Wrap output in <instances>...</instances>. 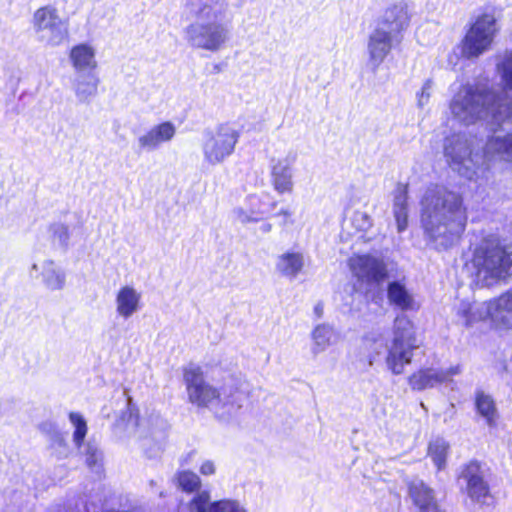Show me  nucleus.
Wrapping results in <instances>:
<instances>
[{"label":"nucleus","instance_id":"nucleus-1","mask_svg":"<svg viewBox=\"0 0 512 512\" xmlns=\"http://www.w3.org/2000/svg\"><path fill=\"white\" fill-rule=\"evenodd\" d=\"M421 227L433 248L454 246L465 231L467 210L462 196L444 186H429L421 199Z\"/></svg>","mask_w":512,"mask_h":512},{"label":"nucleus","instance_id":"nucleus-2","mask_svg":"<svg viewBox=\"0 0 512 512\" xmlns=\"http://www.w3.org/2000/svg\"><path fill=\"white\" fill-rule=\"evenodd\" d=\"M450 109L465 125L478 120L512 123V97L494 89L488 80L464 85L452 99Z\"/></svg>","mask_w":512,"mask_h":512},{"label":"nucleus","instance_id":"nucleus-3","mask_svg":"<svg viewBox=\"0 0 512 512\" xmlns=\"http://www.w3.org/2000/svg\"><path fill=\"white\" fill-rule=\"evenodd\" d=\"M189 400L199 407H210L215 415L223 420L235 416L245 400L244 394L232 387L221 391L206 383L202 369L191 365L184 371Z\"/></svg>","mask_w":512,"mask_h":512},{"label":"nucleus","instance_id":"nucleus-4","mask_svg":"<svg viewBox=\"0 0 512 512\" xmlns=\"http://www.w3.org/2000/svg\"><path fill=\"white\" fill-rule=\"evenodd\" d=\"M368 366L371 367L383 350L387 352L385 361L387 368L395 375L404 372L406 365L410 364L413 351L418 348L416 343L414 326L411 320L404 314L398 315L394 320L393 339L391 344H384L382 339L364 341Z\"/></svg>","mask_w":512,"mask_h":512},{"label":"nucleus","instance_id":"nucleus-5","mask_svg":"<svg viewBox=\"0 0 512 512\" xmlns=\"http://www.w3.org/2000/svg\"><path fill=\"white\" fill-rule=\"evenodd\" d=\"M410 21L408 6L399 2L387 8L377 27L370 33L367 43L368 65L376 73L393 47L402 40V31Z\"/></svg>","mask_w":512,"mask_h":512},{"label":"nucleus","instance_id":"nucleus-6","mask_svg":"<svg viewBox=\"0 0 512 512\" xmlns=\"http://www.w3.org/2000/svg\"><path fill=\"white\" fill-rule=\"evenodd\" d=\"M471 264V285L477 288L491 287L510 274L512 245L486 239L475 249Z\"/></svg>","mask_w":512,"mask_h":512},{"label":"nucleus","instance_id":"nucleus-7","mask_svg":"<svg viewBox=\"0 0 512 512\" xmlns=\"http://www.w3.org/2000/svg\"><path fill=\"white\" fill-rule=\"evenodd\" d=\"M476 140L465 133H454L443 141V155L448 166L461 177L476 180L484 165V155Z\"/></svg>","mask_w":512,"mask_h":512},{"label":"nucleus","instance_id":"nucleus-8","mask_svg":"<svg viewBox=\"0 0 512 512\" xmlns=\"http://www.w3.org/2000/svg\"><path fill=\"white\" fill-rule=\"evenodd\" d=\"M239 136V132L228 124L204 130L201 143L204 163L209 166L223 163L233 154Z\"/></svg>","mask_w":512,"mask_h":512},{"label":"nucleus","instance_id":"nucleus-9","mask_svg":"<svg viewBox=\"0 0 512 512\" xmlns=\"http://www.w3.org/2000/svg\"><path fill=\"white\" fill-rule=\"evenodd\" d=\"M497 33L496 19L491 14L479 16L461 42V54L467 59L478 58L488 51Z\"/></svg>","mask_w":512,"mask_h":512},{"label":"nucleus","instance_id":"nucleus-10","mask_svg":"<svg viewBox=\"0 0 512 512\" xmlns=\"http://www.w3.org/2000/svg\"><path fill=\"white\" fill-rule=\"evenodd\" d=\"M228 38V28L217 21H196L185 29V39L190 46L211 52L220 50Z\"/></svg>","mask_w":512,"mask_h":512},{"label":"nucleus","instance_id":"nucleus-11","mask_svg":"<svg viewBox=\"0 0 512 512\" xmlns=\"http://www.w3.org/2000/svg\"><path fill=\"white\" fill-rule=\"evenodd\" d=\"M33 27L38 38L50 46L60 45L68 36L67 24L51 6L41 7L35 11Z\"/></svg>","mask_w":512,"mask_h":512},{"label":"nucleus","instance_id":"nucleus-12","mask_svg":"<svg viewBox=\"0 0 512 512\" xmlns=\"http://www.w3.org/2000/svg\"><path fill=\"white\" fill-rule=\"evenodd\" d=\"M457 483L473 502L486 504L492 498L484 470L478 461H470L461 468Z\"/></svg>","mask_w":512,"mask_h":512},{"label":"nucleus","instance_id":"nucleus-13","mask_svg":"<svg viewBox=\"0 0 512 512\" xmlns=\"http://www.w3.org/2000/svg\"><path fill=\"white\" fill-rule=\"evenodd\" d=\"M156 420L164 423L165 438L168 437V423L158 413H151L147 417H139L137 409L131 405V399H128L127 410L122 413L116 423V428H124L129 435L137 437H155Z\"/></svg>","mask_w":512,"mask_h":512},{"label":"nucleus","instance_id":"nucleus-14","mask_svg":"<svg viewBox=\"0 0 512 512\" xmlns=\"http://www.w3.org/2000/svg\"><path fill=\"white\" fill-rule=\"evenodd\" d=\"M349 266L359 281L370 285H379L388 278V269L384 259L375 255L353 256L349 260Z\"/></svg>","mask_w":512,"mask_h":512},{"label":"nucleus","instance_id":"nucleus-15","mask_svg":"<svg viewBox=\"0 0 512 512\" xmlns=\"http://www.w3.org/2000/svg\"><path fill=\"white\" fill-rule=\"evenodd\" d=\"M176 127L172 122L166 121L150 127L137 138V153L152 152L157 150L163 143L173 139Z\"/></svg>","mask_w":512,"mask_h":512},{"label":"nucleus","instance_id":"nucleus-16","mask_svg":"<svg viewBox=\"0 0 512 512\" xmlns=\"http://www.w3.org/2000/svg\"><path fill=\"white\" fill-rule=\"evenodd\" d=\"M297 154L289 152L284 158L272 160L271 182L274 189L280 193H290L293 190V165Z\"/></svg>","mask_w":512,"mask_h":512},{"label":"nucleus","instance_id":"nucleus-17","mask_svg":"<svg viewBox=\"0 0 512 512\" xmlns=\"http://www.w3.org/2000/svg\"><path fill=\"white\" fill-rule=\"evenodd\" d=\"M485 319H490L496 326L512 327V293L507 292L489 302H483V311Z\"/></svg>","mask_w":512,"mask_h":512},{"label":"nucleus","instance_id":"nucleus-18","mask_svg":"<svg viewBox=\"0 0 512 512\" xmlns=\"http://www.w3.org/2000/svg\"><path fill=\"white\" fill-rule=\"evenodd\" d=\"M459 372L458 366L448 369H421L409 377V384L412 389L421 391L449 381L452 376Z\"/></svg>","mask_w":512,"mask_h":512},{"label":"nucleus","instance_id":"nucleus-19","mask_svg":"<svg viewBox=\"0 0 512 512\" xmlns=\"http://www.w3.org/2000/svg\"><path fill=\"white\" fill-rule=\"evenodd\" d=\"M190 512H246L241 504L232 499L210 502V493L200 491L189 503Z\"/></svg>","mask_w":512,"mask_h":512},{"label":"nucleus","instance_id":"nucleus-20","mask_svg":"<svg viewBox=\"0 0 512 512\" xmlns=\"http://www.w3.org/2000/svg\"><path fill=\"white\" fill-rule=\"evenodd\" d=\"M141 294L132 286L126 285L116 294V311L124 319L130 318L140 309Z\"/></svg>","mask_w":512,"mask_h":512},{"label":"nucleus","instance_id":"nucleus-21","mask_svg":"<svg viewBox=\"0 0 512 512\" xmlns=\"http://www.w3.org/2000/svg\"><path fill=\"white\" fill-rule=\"evenodd\" d=\"M482 154L484 159L498 157L501 160L512 161V132L489 137Z\"/></svg>","mask_w":512,"mask_h":512},{"label":"nucleus","instance_id":"nucleus-22","mask_svg":"<svg viewBox=\"0 0 512 512\" xmlns=\"http://www.w3.org/2000/svg\"><path fill=\"white\" fill-rule=\"evenodd\" d=\"M409 494L414 504L422 512H435L438 509L434 493L422 480L414 479L409 484Z\"/></svg>","mask_w":512,"mask_h":512},{"label":"nucleus","instance_id":"nucleus-23","mask_svg":"<svg viewBox=\"0 0 512 512\" xmlns=\"http://www.w3.org/2000/svg\"><path fill=\"white\" fill-rule=\"evenodd\" d=\"M304 268V255L300 252L288 251L276 258L275 270L281 276L294 280Z\"/></svg>","mask_w":512,"mask_h":512},{"label":"nucleus","instance_id":"nucleus-24","mask_svg":"<svg viewBox=\"0 0 512 512\" xmlns=\"http://www.w3.org/2000/svg\"><path fill=\"white\" fill-rule=\"evenodd\" d=\"M387 298L391 305L402 311L414 310L416 308L413 294L401 280H393L388 283Z\"/></svg>","mask_w":512,"mask_h":512},{"label":"nucleus","instance_id":"nucleus-25","mask_svg":"<svg viewBox=\"0 0 512 512\" xmlns=\"http://www.w3.org/2000/svg\"><path fill=\"white\" fill-rule=\"evenodd\" d=\"M408 186L398 183L393 192V215L399 233L408 226Z\"/></svg>","mask_w":512,"mask_h":512},{"label":"nucleus","instance_id":"nucleus-26","mask_svg":"<svg viewBox=\"0 0 512 512\" xmlns=\"http://www.w3.org/2000/svg\"><path fill=\"white\" fill-rule=\"evenodd\" d=\"M99 78L93 71L78 73L73 88L79 102L87 103L97 94Z\"/></svg>","mask_w":512,"mask_h":512},{"label":"nucleus","instance_id":"nucleus-27","mask_svg":"<svg viewBox=\"0 0 512 512\" xmlns=\"http://www.w3.org/2000/svg\"><path fill=\"white\" fill-rule=\"evenodd\" d=\"M40 276L44 286L51 290H62L66 284V274L64 270L59 267L52 260H45L40 266Z\"/></svg>","mask_w":512,"mask_h":512},{"label":"nucleus","instance_id":"nucleus-28","mask_svg":"<svg viewBox=\"0 0 512 512\" xmlns=\"http://www.w3.org/2000/svg\"><path fill=\"white\" fill-rule=\"evenodd\" d=\"M156 426L155 437H137L141 449L150 459L157 458L162 454L167 440L164 433V423L161 420H156Z\"/></svg>","mask_w":512,"mask_h":512},{"label":"nucleus","instance_id":"nucleus-29","mask_svg":"<svg viewBox=\"0 0 512 512\" xmlns=\"http://www.w3.org/2000/svg\"><path fill=\"white\" fill-rule=\"evenodd\" d=\"M70 58L78 73H87L96 68L95 52L86 44L75 46L71 50Z\"/></svg>","mask_w":512,"mask_h":512},{"label":"nucleus","instance_id":"nucleus-30","mask_svg":"<svg viewBox=\"0 0 512 512\" xmlns=\"http://www.w3.org/2000/svg\"><path fill=\"white\" fill-rule=\"evenodd\" d=\"M483 303L470 304L469 302L462 301L456 308L457 323L465 327L472 326L475 322L484 320Z\"/></svg>","mask_w":512,"mask_h":512},{"label":"nucleus","instance_id":"nucleus-31","mask_svg":"<svg viewBox=\"0 0 512 512\" xmlns=\"http://www.w3.org/2000/svg\"><path fill=\"white\" fill-rule=\"evenodd\" d=\"M475 406L477 412L485 419L487 425L494 427L498 418V412L493 398L483 391H477Z\"/></svg>","mask_w":512,"mask_h":512},{"label":"nucleus","instance_id":"nucleus-32","mask_svg":"<svg viewBox=\"0 0 512 512\" xmlns=\"http://www.w3.org/2000/svg\"><path fill=\"white\" fill-rule=\"evenodd\" d=\"M215 4L214 0H187L186 8L198 21H204L218 17Z\"/></svg>","mask_w":512,"mask_h":512},{"label":"nucleus","instance_id":"nucleus-33","mask_svg":"<svg viewBox=\"0 0 512 512\" xmlns=\"http://www.w3.org/2000/svg\"><path fill=\"white\" fill-rule=\"evenodd\" d=\"M311 336L313 340L311 351L313 355L316 356L325 351L332 344L335 333L330 325L319 324L314 328Z\"/></svg>","mask_w":512,"mask_h":512},{"label":"nucleus","instance_id":"nucleus-34","mask_svg":"<svg viewBox=\"0 0 512 512\" xmlns=\"http://www.w3.org/2000/svg\"><path fill=\"white\" fill-rule=\"evenodd\" d=\"M173 480L177 487L186 493L196 492L201 487L200 477L190 470L177 471Z\"/></svg>","mask_w":512,"mask_h":512},{"label":"nucleus","instance_id":"nucleus-35","mask_svg":"<svg viewBox=\"0 0 512 512\" xmlns=\"http://www.w3.org/2000/svg\"><path fill=\"white\" fill-rule=\"evenodd\" d=\"M448 450L449 444L443 438H436L430 442L428 455L431 457L438 470L445 467Z\"/></svg>","mask_w":512,"mask_h":512},{"label":"nucleus","instance_id":"nucleus-36","mask_svg":"<svg viewBox=\"0 0 512 512\" xmlns=\"http://www.w3.org/2000/svg\"><path fill=\"white\" fill-rule=\"evenodd\" d=\"M85 462L88 468L98 476L103 472V455L94 442H87L84 449Z\"/></svg>","mask_w":512,"mask_h":512},{"label":"nucleus","instance_id":"nucleus-37","mask_svg":"<svg viewBox=\"0 0 512 512\" xmlns=\"http://www.w3.org/2000/svg\"><path fill=\"white\" fill-rule=\"evenodd\" d=\"M69 420L74 426L73 442L80 449L87 434V423L84 417L78 412H71Z\"/></svg>","mask_w":512,"mask_h":512},{"label":"nucleus","instance_id":"nucleus-38","mask_svg":"<svg viewBox=\"0 0 512 512\" xmlns=\"http://www.w3.org/2000/svg\"><path fill=\"white\" fill-rule=\"evenodd\" d=\"M497 69L501 74L505 88L512 91V49L504 53L502 60L497 63Z\"/></svg>","mask_w":512,"mask_h":512},{"label":"nucleus","instance_id":"nucleus-39","mask_svg":"<svg viewBox=\"0 0 512 512\" xmlns=\"http://www.w3.org/2000/svg\"><path fill=\"white\" fill-rule=\"evenodd\" d=\"M49 448L52 450V455L57 459H65L70 454V448L61 432L54 434L53 438L49 440Z\"/></svg>","mask_w":512,"mask_h":512},{"label":"nucleus","instance_id":"nucleus-40","mask_svg":"<svg viewBox=\"0 0 512 512\" xmlns=\"http://www.w3.org/2000/svg\"><path fill=\"white\" fill-rule=\"evenodd\" d=\"M51 231L55 239L58 240L60 245L67 246L69 240V229L62 223H56L51 226Z\"/></svg>","mask_w":512,"mask_h":512},{"label":"nucleus","instance_id":"nucleus-41","mask_svg":"<svg viewBox=\"0 0 512 512\" xmlns=\"http://www.w3.org/2000/svg\"><path fill=\"white\" fill-rule=\"evenodd\" d=\"M433 86V82L428 79L425 81L421 92L418 94V105L419 107H423L425 104L428 103L430 95H431V89Z\"/></svg>","mask_w":512,"mask_h":512},{"label":"nucleus","instance_id":"nucleus-42","mask_svg":"<svg viewBox=\"0 0 512 512\" xmlns=\"http://www.w3.org/2000/svg\"><path fill=\"white\" fill-rule=\"evenodd\" d=\"M353 220L358 223L357 225L360 230H367L372 224L370 217L363 212H356Z\"/></svg>","mask_w":512,"mask_h":512},{"label":"nucleus","instance_id":"nucleus-43","mask_svg":"<svg viewBox=\"0 0 512 512\" xmlns=\"http://www.w3.org/2000/svg\"><path fill=\"white\" fill-rule=\"evenodd\" d=\"M39 430L48 437V440H51L54 434L60 433L56 425L49 421L41 423L39 425Z\"/></svg>","mask_w":512,"mask_h":512},{"label":"nucleus","instance_id":"nucleus-44","mask_svg":"<svg viewBox=\"0 0 512 512\" xmlns=\"http://www.w3.org/2000/svg\"><path fill=\"white\" fill-rule=\"evenodd\" d=\"M215 470V465L211 460L204 461L200 467V473L205 476L213 475Z\"/></svg>","mask_w":512,"mask_h":512},{"label":"nucleus","instance_id":"nucleus-45","mask_svg":"<svg viewBox=\"0 0 512 512\" xmlns=\"http://www.w3.org/2000/svg\"><path fill=\"white\" fill-rule=\"evenodd\" d=\"M236 214H237L238 221L242 224L257 221V218L252 217L251 215H249L247 212H245L242 209H238L236 211Z\"/></svg>","mask_w":512,"mask_h":512},{"label":"nucleus","instance_id":"nucleus-46","mask_svg":"<svg viewBox=\"0 0 512 512\" xmlns=\"http://www.w3.org/2000/svg\"><path fill=\"white\" fill-rule=\"evenodd\" d=\"M81 505L82 508L78 504H76L74 512H90V507L88 506L85 500L81 499Z\"/></svg>","mask_w":512,"mask_h":512},{"label":"nucleus","instance_id":"nucleus-47","mask_svg":"<svg viewBox=\"0 0 512 512\" xmlns=\"http://www.w3.org/2000/svg\"><path fill=\"white\" fill-rule=\"evenodd\" d=\"M272 230V225L270 223H262L259 228H258V231L261 233V234H268L270 231Z\"/></svg>","mask_w":512,"mask_h":512},{"label":"nucleus","instance_id":"nucleus-48","mask_svg":"<svg viewBox=\"0 0 512 512\" xmlns=\"http://www.w3.org/2000/svg\"><path fill=\"white\" fill-rule=\"evenodd\" d=\"M323 310L324 308L322 303H318L314 307V313L318 318H321L323 316Z\"/></svg>","mask_w":512,"mask_h":512},{"label":"nucleus","instance_id":"nucleus-49","mask_svg":"<svg viewBox=\"0 0 512 512\" xmlns=\"http://www.w3.org/2000/svg\"><path fill=\"white\" fill-rule=\"evenodd\" d=\"M31 270L38 271L39 270V266L37 264H33L32 267H31Z\"/></svg>","mask_w":512,"mask_h":512},{"label":"nucleus","instance_id":"nucleus-50","mask_svg":"<svg viewBox=\"0 0 512 512\" xmlns=\"http://www.w3.org/2000/svg\"><path fill=\"white\" fill-rule=\"evenodd\" d=\"M150 484H151L152 486H155L154 481H150Z\"/></svg>","mask_w":512,"mask_h":512},{"label":"nucleus","instance_id":"nucleus-51","mask_svg":"<svg viewBox=\"0 0 512 512\" xmlns=\"http://www.w3.org/2000/svg\"><path fill=\"white\" fill-rule=\"evenodd\" d=\"M150 484H151L152 486H155L154 481H150Z\"/></svg>","mask_w":512,"mask_h":512}]
</instances>
